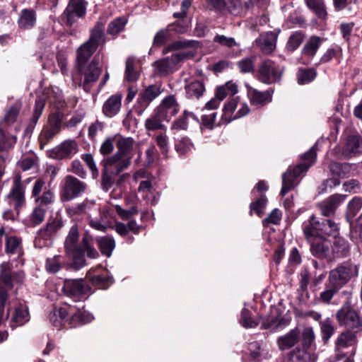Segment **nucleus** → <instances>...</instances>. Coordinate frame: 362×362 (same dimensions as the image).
Wrapping results in <instances>:
<instances>
[{"instance_id": "nucleus-1", "label": "nucleus", "mask_w": 362, "mask_h": 362, "mask_svg": "<svg viewBox=\"0 0 362 362\" xmlns=\"http://www.w3.org/2000/svg\"><path fill=\"white\" fill-rule=\"evenodd\" d=\"M79 233L78 227L73 226L64 241V251L67 256L72 259V265L76 269L86 265L85 254L90 259H96L99 254L90 243L88 237L84 236L81 243H78Z\"/></svg>"}, {"instance_id": "nucleus-2", "label": "nucleus", "mask_w": 362, "mask_h": 362, "mask_svg": "<svg viewBox=\"0 0 362 362\" xmlns=\"http://www.w3.org/2000/svg\"><path fill=\"white\" fill-rule=\"evenodd\" d=\"M317 153L315 146H312L302 157V163L291 168H289L286 173L282 175V187L281 195L284 196L297 185L298 177L306 172L316 160Z\"/></svg>"}, {"instance_id": "nucleus-3", "label": "nucleus", "mask_w": 362, "mask_h": 362, "mask_svg": "<svg viewBox=\"0 0 362 362\" xmlns=\"http://www.w3.org/2000/svg\"><path fill=\"white\" fill-rule=\"evenodd\" d=\"M68 315H71V326H76L78 324H86L93 320L91 315L86 313L80 308H77V311L74 312L72 306H69L68 310L65 308H55L49 313V319L54 326L62 327L64 325Z\"/></svg>"}, {"instance_id": "nucleus-4", "label": "nucleus", "mask_w": 362, "mask_h": 362, "mask_svg": "<svg viewBox=\"0 0 362 362\" xmlns=\"http://www.w3.org/2000/svg\"><path fill=\"white\" fill-rule=\"evenodd\" d=\"M100 59V57L98 54L91 62L76 64L78 74L80 75L81 83L86 91L90 88L102 73V68L98 64Z\"/></svg>"}, {"instance_id": "nucleus-5", "label": "nucleus", "mask_w": 362, "mask_h": 362, "mask_svg": "<svg viewBox=\"0 0 362 362\" xmlns=\"http://www.w3.org/2000/svg\"><path fill=\"white\" fill-rule=\"evenodd\" d=\"M329 170L332 177L326 179L320 187V193L326 192L327 188H332L340 184V179L351 176L354 170V165L348 163L334 162L329 165Z\"/></svg>"}, {"instance_id": "nucleus-6", "label": "nucleus", "mask_w": 362, "mask_h": 362, "mask_svg": "<svg viewBox=\"0 0 362 362\" xmlns=\"http://www.w3.org/2000/svg\"><path fill=\"white\" fill-rule=\"evenodd\" d=\"M284 69L271 59H264L259 64L256 78L261 83L271 85L279 83L282 77Z\"/></svg>"}, {"instance_id": "nucleus-7", "label": "nucleus", "mask_w": 362, "mask_h": 362, "mask_svg": "<svg viewBox=\"0 0 362 362\" xmlns=\"http://www.w3.org/2000/svg\"><path fill=\"white\" fill-rule=\"evenodd\" d=\"M303 230L305 238L310 245L311 254L317 258L327 257L332 246L330 241L323 235L312 233L308 226H303Z\"/></svg>"}, {"instance_id": "nucleus-8", "label": "nucleus", "mask_w": 362, "mask_h": 362, "mask_svg": "<svg viewBox=\"0 0 362 362\" xmlns=\"http://www.w3.org/2000/svg\"><path fill=\"white\" fill-rule=\"evenodd\" d=\"M63 227L64 222L60 217L49 219L46 225L36 233L34 240L35 247L42 248L47 246Z\"/></svg>"}, {"instance_id": "nucleus-9", "label": "nucleus", "mask_w": 362, "mask_h": 362, "mask_svg": "<svg viewBox=\"0 0 362 362\" xmlns=\"http://www.w3.org/2000/svg\"><path fill=\"white\" fill-rule=\"evenodd\" d=\"M336 317L339 325L345 326L349 330L354 332L362 330V319L348 301L337 311Z\"/></svg>"}, {"instance_id": "nucleus-10", "label": "nucleus", "mask_w": 362, "mask_h": 362, "mask_svg": "<svg viewBox=\"0 0 362 362\" xmlns=\"http://www.w3.org/2000/svg\"><path fill=\"white\" fill-rule=\"evenodd\" d=\"M87 185L73 175L64 177L62 182V197L69 202L81 196L86 190Z\"/></svg>"}, {"instance_id": "nucleus-11", "label": "nucleus", "mask_w": 362, "mask_h": 362, "mask_svg": "<svg viewBox=\"0 0 362 362\" xmlns=\"http://www.w3.org/2000/svg\"><path fill=\"white\" fill-rule=\"evenodd\" d=\"M303 226H308L312 233L318 235L336 236L339 234L338 225L331 220H324L322 222L317 220L313 214L303 223Z\"/></svg>"}, {"instance_id": "nucleus-12", "label": "nucleus", "mask_w": 362, "mask_h": 362, "mask_svg": "<svg viewBox=\"0 0 362 362\" xmlns=\"http://www.w3.org/2000/svg\"><path fill=\"white\" fill-rule=\"evenodd\" d=\"M134 140L130 137L121 138L118 140L117 147L118 151L117 153L110 158H115L117 172H122L126 169L132 158L130 152L133 148Z\"/></svg>"}, {"instance_id": "nucleus-13", "label": "nucleus", "mask_w": 362, "mask_h": 362, "mask_svg": "<svg viewBox=\"0 0 362 362\" xmlns=\"http://www.w3.org/2000/svg\"><path fill=\"white\" fill-rule=\"evenodd\" d=\"M45 181L42 178L37 179L33 186L31 192V198L34 199L37 206L43 208L52 205L55 202L54 192L46 189Z\"/></svg>"}, {"instance_id": "nucleus-14", "label": "nucleus", "mask_w": 362, "mask_h": 362, "mask_svg": "<svg viewBox=\"0 0 362 362\" xmlns=\"http://www.w3.org/2000/svg\"><path fill=\"white\" fill-rule=\"evenodd\" d=\"M358 269L356 265L344 262L329 272V279L340 288L346 284L352 277L357 275Z\"/></svg>"}, {"instance_id": "nucleus-15", "label": "nucleus", "mask_w": 362, "mask_h": 362, "mask_svg": "<svg viewBox=\"0 0 362 362\" xmlns=\"http://www.w3.org/2000/svg\"><path fill=\"white\" fill-rule=\"evenodd\" d=\"M6 199L8 204L17 211L25 204V187L22 184V177L20 174H16L13 177L12 187Z\"/></svg>"}, {"instance_id": "nucleus-16", "label": "nucleus", "mask_w": 362, "mask_h": 362, "mask_svg": "<svg viewBox=\"0 0 362 362\" xmlns=\"http://www.w3.org/2000/svg\"><path fill=\"white\" fill-rule=\"evenodd\" d=\"M63 121L64 115H49L47 124L39 136L41 148L60 132Z\"/></svg>"}, {"instance_id": "nucleus-17", "label": "nucleus", "mask_w": 362, "mask_h": 362, "mask_svg": "<svg viewBox=\"0 0 362 362\" xmlns=\"http://www.w3.org/2000/svg\"><path fill=\"white\" fill-rule=\"evenodd\" d=\"M90 290L88 284L82 279L65 280L62 288L65 295L75 301L80 300Z\"/></svg>"}, {"instance_id": "nucleus-18", "label": "nucleus", "mask_w": 362, "mask_h": 362, "mask_svg": "<svg viewBox=\"0 0 362 362\" xmlns=\"http://www.w3.org/2000/svg\"><path fill=\"white\" fill-rule=\"evenodd\" d=\"M25 279L24 272L17 270L11 271L10 263L4 262L0 265V284L8 288H12L16 284H23Z\"/></svg>"}, {"instance_id": "nucleus-19", "label": "nucleus", "mask_w": 362, "mask_h": 362, "mask_svg": "<svg viewBox=\"0 0 362 362\" xmlns=\"http://www.w3.org/2000/svg\"><path fill=\"white\" fill-rule=\"evenodd\" d=\"M103 169L101 177V188L108 192L115 183V177L121 172L117 171L115 158H107L103 160Z\"/></svg>"}, {"instance_id": "nucleus-20", "label": "nucleus", "mask_w": 362, "mask_h": 362, "mask_svg": "<svg viewBox=\"0 0 362 362\" xmlns=\"http://www.w3.org/2000/svg\"><path fill=\"white\" fill-rule=\"evenodd\" d=\"M78 151V144L72 139L65 140L59 145L52 148L49 156L55 160H63L70 158Z\"/></svg>"}, {"instance_id": "nucleus-21", "label": "nucleus", "mask_w": 362, "mask_h": 362, "mask_svg": "<svg viewBox=\"0 0 362 362\" xmlns=\"http://www.w3.org/2000/svg\"><path fill=\"white\" fill-rule=\"evenodd\" d=\"M85 2L82 0H71L64 12L66 23L71 26L76 21V18H81L86 14Z\"/></svg>"}, {"instance_id": "nucleus-22", "label": "nucleus", "mask_w": 362, "mask_h": 362, "mask_svg": "<svg viewBox=\"0 0 362 362\" xmlns=\"http://www.w3.org/2000/svg\"><path fill=\"white\" fill-rule=\"evenodd\" d=\"M245 87L247 89V95L252 105L255 106H263L271 102L272 95L274 93L272 89H269L262 92L247 83L245 84Z\"/></svg>"}, {"instance_id": "nucleus-23", "label": "nucleus", "mask_w": 362, "mask_h": 362, "mask_svg": "<svg viewBox=\"0 0 362 362\" xmlns=\"http://www.w3.org/2000/svg\"><path fill=\"white\" fill-rule=\"evenodd\" d=\"M356 333L351 330L342 332L335 341V351L339 352L345 348L352 346L353 349L351 355L354 356L356 353V346L358 341Z\"/></svg>"}, {"instance_id": "nucleus-24", "label": "nucleus", "mask_w": 362, "mask_h": 362, "mask_svg": "<svg viewBox=\"0 0 362 362\" xmlns=\"http://www.w3.org/2000/svg\"><path fill=\"white\" fill-rule=\"evenodd\" d=\"M346 196L334 194L327 199L318 203L317 206L322 215L329 216L334 214L337 208L344 201Z\"/></svg>"}, {"instance_id": "nucleus-25", "label": "nucleus", "mask_w": 362, "mask_h": 362, "mask_svg": "<svg viewBox=\"0 0 362 362\" xmlns=\"http://www.w3.org/2000/svg\"><path fill=\"white\" fill-rule=\"evenodd\" d=\"M161 93L158 86L151 85L148 86L141 94V98L138 100L139 107L136 110L139 113L145 110L151 101L157 98Z\"/></svg>"}, {"instance_id": "nucleus-26", "label": "nucleus", "mask_w": 362, "mask_h": 362, "mask_svg": "<svg viewBox=\"0 0 362 362\" xmlns=\"http://www.w3.org/2000/svg\"><path fill=\"white\" fill-rule=\"evenodd\" d=\"M276 40L277 35L276 33L267 32L257 38L255 42L263 53L268 54L275 49Z\"/></svg>"}, {"instance_id": "nucleus-27", "label": "nucleus", "mask_w": 362, "mask_h": 362, "mask_svg": "<svg viewBox=\"0 0 362 362\" xmlns=\"http://www.w3.org/2000/svg\"><path fill=\"white\" fill-rule=\"evenodd\" d=\"M317 356L312 349L296 348L288 354V362H315Z\"/></svg>"}, {"instance_id": "nucleus-28", "label": "nucleus", "mask_w": 362, "mask_h": 362, "mask_svg": "<svg viewBox=\"0 0 362 362\" xmlns=\"http://www.w3.org/2000/svg\"><path fill=\"white\" fill-rule=\"evenodd\" d=\"M300 332L297 327L291 329L287 334L279 337L276 343L281 351L288 349L294 346L300 340Z\"/></svg>"}, {"instance_id": "nucleus-29", "label": "nucleus", "mask_w": 362, "mask_h": 362, "mask_svg": "<svg viewBox=\"0 0 362 362\" xmlns=\"http://www.w3.org/2000/svg\"><path fill=\"white\" fill-rule=\"evenodd\" d=\"M8 315H11V327L12 328L21 326L29 320L28 308L22 304L18 305L12 312L8 310Z\"/></svg>"}, {"instance_id": "nucleus-30", "label": "nucleus", "mask_w": 362, "mask_h": 362, "mask_svg": "<svg viewBox=\"0 0 362 362\" xmlns=\"http://www.w3.org/2000/svg\"><path fill=\"white\" fill-rule=\"evenodd\" d=\"M323 41V38L318 36L310 37L303 45L301 51L302 56L308 59H313Z\"/></svg>"}, {"instance_id": "nucleus-31", "label": "nucleus", "mask_w": 362, "mask_h": 362, "mask_svg": "<svg viewBox=\"0 0 362 362\" xmlns=\"http://www.w3.org/2000/svg\"><path fill=\"white\" fill-rule=\"evenodd\" d=\"M95 204L93 199H85L82 202L66 207V211L70 217L80 216L88 212Z\"/></svg>"}, {"instance_id": "nucleus-32", "label": "nucleus", "mask_w": 362, "mask_h": 362, "mask_svg": "<svg viewBox=\"0 0 362 362\" xmlns=\"http://www.w3.org/2000/svg\"><path fill=\"white\" fill-rule=\"evenodd\" d=\"M344 153L348 157L362 153V138L358 136L347 137L344 148Z\"/></svg>"}, {"instance_id": "nucleus-33", "label": "nucleus", "mask_w": 362, "mask_h": 362, "mask_svg": "<svg viewBox=\"0 0 362 362\" xmlns=\"http://www.w3.org/2000/svg\"><path fill=\"white\" fill-rule=\"evenodd\" d=\"M86 42L98 48L100 44L105 42V35L104 33V23L98 21L94 28L90 30V35Z\"/></svg>"}, {"instance_id": "nucleus-34", "label": "nucleus", "mask_w": 362, "mask_h": 362, "mask_svg": "<svg viewBox=\"0 0 362 362\" xmlns=\"http://www.w3.org/2000/svg\"><path fill=\"white\" fill-rule=\"evenodd\" d=\"M5 252L8 255H15L17 257L23 255L22 240L16 236H8L6 238Z\"/></svg>"}, {"instance_id": "nucleus-35", "label": "nucleus", "mask_w": 362, "mask_h": 362, "mask_svg": "<svg viewBox=\"0 0 362 362\" xmlns=\"http://www.w3.org/2000/svg\"><path fill=\"white\" fill-rule=\"evenodd\" d=\"M66 264L65 258L62 255H56L47 257L45 263V269L49 274H56Z\"/></svg>"}, {"instance_id": "nucleus-36", "label": "nucleus", "mask_w": 362, "mask_h": 362, "mask_svg": "<svg viewBox=\"0 0 362 362\" xmlns=\"http://www.w3.org/2000/svg\"><path fill=\"white\" fill-rule=\"evenodd\" d=\"M238 92V88L236 83L233 81H228L223 85L217 86L215 94L216 97L222 101L227 95H234Z\"/></svg>"}, {"instance_id": "nucleus-37", "label": "nucleus", "mask_w": 362, "mask_h": 362, "mask_svg": "<svg viewBox=\"0 0 362 362\" xmlns=\"http://www.w3.org/2000/svg\"><path fill=\"white\" fill-rule=\"evenodd\" d=\"M96 49L97 47L88 42H85L83 44H82L77 50L76 64L88 63L89 59L93 52L96 50Z\"/></svg>"}, {"instance_id": "nucleus-38", "label": "nucleus", "mask_w": 362, "mask_h": 362, "mask_svg": "<svg viewBox=\"0 0 362 362\" xmlns=\"http://www.w3.org/2000/svg\"><path fill=\"white\" fill-rule=\"evenodd\" d=\"M180 107L175 98L173 95H168L165 98L158 107L157 113H177Z\"/></svg>"}, {"instance_id": "nucleus-39", "label": "nucleus", "mask_w": 362, "mask_h": 362, "mask_svg": "<svg viewBox=\"0 0 362 362\" xmlns=\"http://www.w3.org/2000/svg\"><path fill=\"white\" fill-rule=\"evenodd\" d=\"M36 22V17L34 11L30 9H23L21 11L20 18L18 21V26L21 29H30Z\"/></svg>"}, {"instance_id": "nucleus-40", "label": "nucleus", "mask_w": 362, "mask_h": 362, "mask_svg": "<svg viewBox=\"0 0 362 362\" xmlns=\"http://www.w3.org/2000/svg\"><path fill=\"white\" fill-rule=\"evenodd\" d=\"M340 288L339 285L335 284L328 279L327 283L325 284V290L320 293L319 300L323 303L329 304L334 296Z\"/></svg>"}, {"instance_id": "nucleus-41", "label": "nucleus", "mask_w": 362, "mask_h": 362, "mask_svg": "<svg viewBox=\"0 0 362 362\" xmlns=\"http://www.w3.org/2000/svg\"><path fill=\"white\" fill-rule=\"evenodd\" d=\"M185 89L188 98H198L202 96L205 91V86L202 81L194 80L187 84Z\"/></svg>"}, {"instance_id": "nucleus-42", "label": "nucleus", "mask_w": 362, "mask_h": 362, "mask_svg": "<svg viewBox=\"0 0 362 362\" xmlns=\"http://www.w3.org/2000/svg\"><path fill=\"white\" fill-rule=\"evenodd\" d=\"M307 7L319 18L324 19L327 16L326 7L322 0H304Z\"/></svg>"}, {"instance_id": "nucleus-43", "label": "nucleus", "mask_w": 362, "mask_h": 362, "mask_svg": "<svg viewBox=\"0 0 362 362\" xmlns=\"http://www.w3.org/2000/svg\"><path fill=\"white\" fill-rule=\"evenodd\" d=\"M97 243L101 253L106 257H110L115 247V243L112 237L105 236L97 238Z\"/></svg>"}, {"instance_id": "nucleus-44", "label": "nucleus", "mask_w": 362, "mask_h": 362, "mask_svg": "<svg viewBox=\"0 0 362 362\" xmlns=\"http://www.w3.org/2000/svg\"><path fill=\"white\" fill-rule=\"evenodd\" d=\"M194 54L192 52H180L173 54L171 56L166 57L170 66L175 71L179 66V64L187 59L192 58Z\"/></svg>"}, {"instance_id": "nucleus-45", "label": "nucleus", "mask_w": 362, "mask_h": 362, "mask_svg": "<svg viewBox=\"0 0 362 362\" xmlns=\"http://www.w3.org/2000/svg\"><path fill=\"white\" fill-rule=\"evenodd\" d=\"M332 252L338 257L346 256L349 252V243L344 238L336 236L332 245Z\"/></svg>"}, {"instance_id": "nucleus-46", "label": "nucleus", "mask_w": 362, "mask_h": 362, "mask_svg": "<svg viewBox=\"0 0 362 362\" xmlns=\"http://www.w3.org/2000/svg\"><path fill=\"white\" fill-rule=\"evenodd\" d=\"M153 73L156 76H163L174 72L165 57L153 62Z\"/></svg>"}, {"instance_id": "nucleus-47", "label": "nucleus", "mask_w": 362, "mask_h": 362, "mask_svg": "<svg viewBox=\"0 0 362 362\" xmlns=\"http://www.w3.org/2000/svg\"><path fill=\"white\" fill-rule=\"evenodd\" d=\"M46 209L40 206H36L33 209L31 214L28 216L30 224L36 226L42 223L45 220Z\"/></svg>"}, {"instance_id": "nucleus-48", "label": "nucleus", "mask_w": 362, "mask_h": 362, "mask_svg": "<svg viewBox=\"0 0 362 362\" xmlns=\"http://www.w3.org/2000/svg\"><path fill=\"white\" fill-rule=\"evenodd\" d=\"M194 42V41L186 40H176L165 46L163 48L162 52L163 54H166L167 53L173 51L180 50L186 47H192Z\"/></svg>"}, {"instance_id": "nucleus-49", "label": "nucleus", "mask_w": 362, "mask_h": 362, "mask_svg": "<svg viewBox=\"0 0 362 362\" xmlns=\"http://www.w3.org/2000/svg\"><path fill=\"white\" fill-rule=\"evenodd\" d=\"M91 283L99 288L105 289L112 284V277L107 274L93 275L89 277Z\"/></svg>"}, {"instance_id": "nucleus-50", "label": "nucleus", "mask_w": 362, "mask_h": 362, "mask_svg": "<svg viewBox=\"0 0 362 362\" xmlns=\"http://www.w3.org/2000/svg\"><path fill=\"white\" fill-rule=\"evenodd\" d=\"M121 99L120 95H112L111 96L103 105L104 113L111 112L115 113L118 112L121 107Z\"/></svg>"}, {"instance_id": "nucleus-51", "label": "nucleus", "mask_w": 362, "mask_h": 362, "mask_svg": "<svg viewBox=\"0 0 362 362\" xmlns=\"http://www.w3.org/2000/svg\"><path fill=\"white\" fill-rule=\"evenodd\" d=\"M320 330L322 339L325 343H327L334 334L335 327L332 320L327 318L320 322Z\"/></svg>"}, {"instance_id": "nucleus-52", "label": "nucleus", "mask_w": 362, "mask_h": 362, "mask_svg": "<svg viewBox=\"0 0 362 362\" xmlns=\"http://www.w3.org/2000/svg\"><path fill=\"white\" fill-rule=\"evenodd\" d=\"M257 58L255 56L245 57L240 60L237 65L240 72L242 73H252L255 71V62Z\"/></svg>"}, {"instance_id": "nucleus-53", "label": "nucleus", "mask_w": 362, "mask_h": 362, "mask_svg": "<svg viewBox=\"0 0 362 362\" xmlns=\"http://www.w3.org/2000/svg\"><path fill=\"white\" fill-rule=\"evenodd\" d=\"M304 35L301 31H297L293 33L288 38L286 44V49L289 52L296 50L303 42Z\"/></svg>"}, {"instance_id": "nucleus-54", "label": "nucleus", "mask_w": 362, "mask_h": 362, "mask_svg": "<svg viewBox=\"0 0 362 362\" xmlns=\"http://www.w3.org/2000/svg\"><path fill=\"white\" fill-rule=\"evenodd\" d=\"M135 59L128 57L126 61L125 78L129 81H136L139 78V74L134 69Z\"/></svg>"}, {"instance_id": "nucleus-55", "label": "nucleus", "mask_w": 362, "mask_h": 362, "mask_svg": "<svg viewBox=\"0 0 362 362\" xmlns=\"http://www.w3.org/2000/svg\"><path fill=\"white\" fill-rule=\"evenodd\" d=\"M317 76V72L313 69H301L298 74V83L307 84L313 81Z\"/></svg>"}, {"instance_id": "nucleus-56", "label": "nucleus", "mask_w": 362, "mask_h": 362, "mask_svg": "<svg viewBox=\"0 0 362 362\" xmlns=\"http://www.w3.org/2000/svg\"><path fill=\"white\" fill-rule=\"evenodd\" d=\"M267 199L264 195L261 196L255 202L250 204V214L252 211L259 216L261 217L264 214V210L266 207Z\"/></svg>"}, {"instance_id": "nucleus-57", "label": "nucleus", "mask_w": 362, "mask_h": 362, "mask_svg": "<svg viewBox=\"0 0 362 362\" xmlns=\"http://www.w3.org/2000/svg\"><path fill=\"white\" fill-rule=\"evenodd\" d=\"M126 23L127 20L124 18H118L115 19L110 23L107 28V33L114 35H117L123 30Z\"/></svg>"}, {"instance_id": "nucleus-58", "label": "nucleus", "mask_w": 362, "mask_h": 362, "mask_svg": "<svg viewBox=\"0 0 362 362\" xmlns=\"http://www.w3.org/2000/svg\"><path fill=\"white\" fill-rule=\"evenodd\" d=\"M314 339L315 334L313 328H305L302 333V349H311V345Z\"/></svg>"}, {"instance_id": "nucleus-59", "label": "nucleus", "mask_w": 362, "mask_h": 362, "mask_svg": "<svg viewBox=\"0 0 362 362\" xmlns=\"http://www.w3.org/2000/svg\"><path fill=\"white\" fill-rule=\"evenodd\" d=\"M17 115H5L4 120L2 122V126L4 127H8L13 129L15 132H18L21 128V124L17 121ZM11 131V129H10Z\"/></svg>"}, {"instance_id": "nucleus-60", "label": "nucleus", "mask_w": 362, "mask_h": 362, "mask_svg": "<svg viewBox=\"0 0 362 362\" xmlns=\"http://www.w3.org/2000/svg\"><path fill=\"white\" fill-rule=\"evenodd\" d=\"M115 209L118 216L124 220L130 218L132 216L138 214L137 207L134 206L129 209H123L119 205H115Z\"/></svg>"}, {"instance_id": "nucleus-61", "label": "nucleus", "mask_w": 362, "mask_h": 362, "mask_svg": "<svg viewBox=\"0 0 362 362\" xmlns=\"http://www.w3.org/2000/svg\"><path fill=\"white\" fill-rule=\"evenodd\" d=\"M17 137L16 135H5L3 134L0 139V148L2 150H8L12 148L16 143Z\"/></svg>"}, {"instance_id": "nucleus-62", "label": "nucleus", "mask_w": 362, "mask_h": 362, "mask_svg": "<svg viewBox=\"0 0 362 362\" xmlns=\"http://www.w3.org/2000/svg\"><path fill=\"white\" fill-rule=\"evenodd\" d=\"M214 41L218 43L222 46L229 48L239 46V44L235 41L233 37H226L223 35H217L214 37Z\"/></svg>"}, {"instance_id": "nucleus-63", "label": "nucleus", "mask_w": 362, "mask_h": 362, "mask_svg": "<svg viewBox=\"0 0 362 362\" xmlns=\"http://www.w3.org/2000/svg\"><path fill=\"white\" fill-rule=\"evenodd\" d=\"M81 158L86 163V165L91 171L93 177H98L99 175V171L96 166L93 156L90 153H86L82 155Z\"/></svg>"}, {"instance_id": "nucleus-64", "label": "nucleus", "mask_w": 362, "mask_h": 362, "mask_svg": "<svg viewBox=\"0 0 362 362\" xmlns=\"http://www.w3.org/2000/svg\"><path fill=\"white\" fill-rule=\"evenodd\" d=\"M170 33L167 29H162L157 32L153 37V45L156 47L163 45L168 40Z\"/></svg>"}]
</instances>
